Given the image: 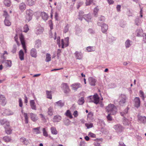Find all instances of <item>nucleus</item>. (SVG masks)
<instances>
[{
  "label": "nucleus",
  "mask_w": 146,
  "mask_h": 146,
  "mask_svg": "<svg viewBox=\"0 0 146 146\" xmlns=\"http://www.w3.org/2000/svg\"><path fill=\"white\" fill-rule=\"evenodd\" d=\"M57 42L59 47H60L61 45V48H63L68 45L69 38L68 37L66 38L64 41L63 39H62L61 41V44L60 43V37H58L57 38Z\"/></svg>",
  "instance_id": "f257e3e1"
},
{
  "label": "nucleus",
  "mask_w": 146,
  "mask_h": 146,
  "mask_svg": "<svg viewBox=\"0 0 146 146\" xmlns=\"http://www.w3.org/2000/svg\"><path fill=\"white\" fill-rule=\"evenodd\" d=\"M106 111L111 114L114 115L115 114L117 111V109L116 106L113 104H110L106 108Z\"/></svg>",
  "instance_id": "f03ea898"
},
{
  "label": "nucleus",
  "mask_w": 146,
  "mask_h": 146,
  "mask_svg": "<svg viewBox=\"0 0 146 146\" xmlns=\"http://www.w3.org/2000/svg\"><path fill=\"white\" fill-rule=\"evenodd\" d=\"M33 15V12L32 10L31 9L27 10L26 12V22H29L31 20Z\"/></svg>",
  "instance_id": "7ed1b4c3"
},
{
  "label": "nucleus",
  "mask_w": 146,
  "mask_h": 146,
  "mask_svg": "<svg viewBox=\"0 0 146 146\" xmlns=\"http://www.w3.org/2000/svg\"><path fill=\"white\" fill-rule=\"evenodd\" d=\"M119 104L121 106H123L127 99V97L126 95L124 94H121L119 96Z\"/></svg>",
  "instance_id": "20e7f679"
},
{
  "label": "nucleus",
  "mask_w": 146,
  "mask_h": 146,
  "mask_svg": "<svg viewBox=\"0 0 146 146\" xmlns=\"http://www.w3.org/2000/svg\"><path fill=\"white\" fill-rule=\"evenodd\" d=\"M129 110L128 107H127L122 112L120 113L121 115V116H123L125 119L124 120L123 123L125 125H127L128 123V120L126 118V117H128V115H127V113L128 112Z\"/></svg>",
  "instance_id": "39448f33"
},
{
  "label": "nucleus",
  "mask_w": 146,
  "mask_h": 146,
  "mask_svg": "<svg viewBox=\"0 0 146 146\" xmlns=\"http://www.w3.org/2000/svg\"><path fill=\"white\" fill-rule=\"evenodd\" d=\"M133 103L134 107L138 108L140 106V100L139 98L138 97H135L133 100Z\"/></svg>",
  "instance_id": "423d86ee"
},
{
  "label": "nucleus",
  "mask_w": 146,
  "mask_h": 146,
  "mask_svg": "<svg viewBox=\"0 0 146 146\" xmlns=\"http://www.w3.org/2000/svg\"><path fill=\"white\" fill-rule=\"evenodd\" d=\"M61 87L64 93L67 94L70 92V90L67 83H63L61 85Z\"/></svg>",
  "instance_id": "0eeeda50"
},
{
  "label": "nucleus",
  "mask_w": 146,
  "mask_h": 146,
  "mask_svg": "<svg viewBox=\"0 0 146 146\" xmlns=\"http://www.w3.org/2000/svg\"><path fill=\"white\" fill-rule=\"evenodd\" d=\"M93 99V100H90L89 102H92L96 104H98L99 102V98L97 94L94 95L93 96H90V99Z\"/></svg>",
  "instance_id": "6e6552de"
},
{
  "label": "nucleus",
  "mask_w": 146,
  "mask_h": 146,
  "mask_svg": "<svg viewBox=\"0 0 146 146\" xmlns=\"http://www.w3.org/2000/svg\"><path fill=\"white\" fill-rule=\"evenodd\" d=\"M113 128L117 133L122 132L123 129V128L122 125L119 124H117L114 125L113 126Z\"/></svg>",
  "instance_id": "1a4fd4ad"
},
{
  "label": "nucleus",
  "mask_w": 146,
  "mask_h": 146,
  "mask_svg": "<svg viewBox=\"0 0 146 146\" xmlns=\"http://www.w3.org/2000/svg\"><path fill=\"white\" fill-rule=\"evenodd\" d=\"M20 39L21 42V44L22 45V47L24 50L25 53L27 52V49L25 44V42L24 40L23 36L21 35L20 36Z\"/></svg>",
  "instance_id": "9d476101"
},
{
  "label": "nucleus",
  "mask_w": 146,
  "mask_h": 146,
  "mask_svg": "<svg viewBox=\"0 0 146 146\" xmlns=\"http://www.w3.org/2000/svg\"><path fill=\"white\" fill-rule=\"evenodd\" d=\"M135 35L138 37L144 36L142 30L140 28L137 29L135 31Z\"/></svg>",
  "instance_id": "9b49d317"
},
{
  "label": "nucleus",
  "mask_w": 146,
  "mask_h": 146,
  "mask_svg": "<svg viewBox=\"0 0 146 146\" xmlns=\"http://www.w3.org/2000/svg\"><path fill=\"white\" fill-rule=\"evenodd\" d=\"M43 28L40 25H38L36 29L35 33L37 35H39L42 34L43 31Z\"/></svg>",
  "instance_id": "f8f14e48"
},
{
  "label": "nucleus",
  "mask_w": 146,
  "mask_h": 146,
  "mask_svg": "<svg viewBox=\"0 0 146 146\" xmlns=\"http://www.w3.org/2000/svg\"><path fill=\"white\" fill-rule=\"evenodd\" d=\"M30 105L31 108L33 110H36V106L34 100H31L30 101Z\"/></svg>",
  "instance_id": "ddd939ff"
},
{
  "label": "nucleus",
  "mask_w": 146,
  "mask_h": 146,
  "mask_svg": "<svg viewBox=\"0 0 146 146\" xmlns=\"http://www.w3.org/2000/svg\"><path fill=\"white\" fill-rule=\"evenodd\" d=\"M30 117L31 120L34 121H36L38 119V117L35 113H30Z\"/></svg>",
  "instance_id": "4468645a"
},
{
  "label": "nucleus",
  "mask_w": 146,
  "mask_h": 146,
  "mask_svg": "<svg viewBox=\"0 0 146 146\" xmlns=\"http://www.w3.org/2000/svg\"><path fill=\"white\" fill-rule=\"evenodd\" d=\"M72 88L74 90H77L81 87V85L79 83H76L72 84L71 86Z\"/></svg>",
  "instance_id": "2eb2a0df"
},
{
  "label": "nucleus",
  "mask_w": 146,
  "mask_h": 146,
  "mask_svg": "<svg viewBox=\"0 0 146 146\" xmlns=\"http://www.w3.org/2000/svg\"><path fill=\"white\" fill-rule=\"evenodd\" d=\"M74 54L76 59L79 60L82 59L83 55L81 52L77 51L75 52Z\"/></svg>",
  "instance_id": "dca6fc26"
},
{
  "label": "nucleus",
  "mask_w": 146,
  "mask_h": 146,
  "mask_svg": "<svg viewBox=\"0 0 146 146\" xmlns=\"http://www.w3.org/2000/svg\"><path fill=\"white\" fill-rule=\"evenodd\" d=\"M64 105V102L61 100H60L56 102L55 104V106L59 107L60 108H62Z\"/></svg>",
  "instance_id": "f3484780"
},
{
  "label": "nucleus",
  "mask_w": 146,
  "mask_h": 146,
  "mask_svg": "<svg viewBox=\"0 0 146 146\" xmlns=\"http://www.w3.org/2000/svg\"><path fill=\"white\" fill-rule=\"evenodd\" d=\"M138 121L140 123L145 124L146 123V117L145 116H139L138 117Z\"/></svg>",
  "instance_id": "a211bd4d"
},
{
  "label": "nucleus",
  "mask_w": 146,
  "mask_h": 146,
  "mask_svg": "<svg viewBox=\"0 0 146 146\" xmlns=\"http://www.w3.org/2000/svg\"><path fill=\"white\" fill-rule=\"evenodd\" d=\"M0 124L2 125L5 124V126L8 127L9 125V122L6 119H3L0 120Z\"/></svg>",
  "instance_id": "6ab92c4d"
},
{
  "label": "nucleus",
  "mask_w": 146,
  "mask_h": 146,
  "mask_svg": "<svg viewBox=\"0 0 146 146\" xmlns=\"http://www.w3.org/2000/svg\"><path fill=\"white\" fill-rule=\"evenodd\" d=\"M89 83L91 86H94L95 85L96 80L92 77H90L88 79Z\"/></svg>",
  "instance_id": "aec40b11"
},
{
  "label": "nucleus",
  "mask_w": 146,
  "mask_h": 146,
  "mask_svg": "<svg viewBox=\"0 0 146 146\" xmlns=\"http://www.w3.org/2000/svg\"><path fill=\"white\" fill-rule=\"evenodd\" d=\"M132 42L129 39H127L125 42V45L126 48L130 47L132 44Z\"/></svg>",
  "instance_id": "412c9836"
},
{
  "label": "nucleus",
  "mask_w": 146,
  "mask_h": 146,
  "mask_svg": "<svg viewBox=\"0 0 146 146\" xmlns=\"http://www.w3.org/2000/svg\"><path fill=\"white\" fill-rule=\"evenodd\" d=\"M37 53L36 50L35 48H32L30 51V55L33 57L36 58L37 57Z\"/></svg>",
  "instance_id": "4be33fe9"
},
{
  "label": "nucleus",
  "mask_w": 146,
  "mask_h": 146,
  "mask_svg": "<svg viewBox=\"0 0 146 146\" xmlns=\"http://www.w3.org/2000/svg\"><path fill=\"white\" fill-rule=\"evenodd\" d=\"M0 102H1V104L2 106H4L6 104L5 98L3 95H0Z\"/></svg>",
  "instance_id": "5701e85b"
},
{
  "label": "nucleus",
  "mask_w": 146,
  "mask_h": 146,
  "mask_svg": "<svg viewBox=\"0 0 146 146\" xmlns=\"http://www.w3.org/2000/svg\"><path fill=\"white\" fill-rule=\"evenodd\" d=\"M4 128H5V133L9 135L12 132V130L10 127L9 125L8 127H7V126H4Z\"/></svg>",
  "instance_id": "b1692460"
},
{
  "label": "nucleus",
  "mask_w": 146,
  "mask_h": 146,
  "mask_svg": "<svg viewBox=\"0 0 146 146\" xmlns=\"http://www.w3.org/2000/svg\"><path fill=\"white\" fill-rule=\"evenodd\" d=\"M61 117L59 115H56L54 116L53 118V121L54 122H59L61 119Z\"/></svg>",
  "instance_id": "393cba45"
},
{
  "label": "nucleus",
  "mask_w": 146,
  "mask_h": 146,
  "mask_svg": "<svg viewBox=\"0 0 146 146\" xmlns=\"http://www.w3.org/2000/svg\"><path fill=\"white\" fill-rule=\"evenodd\" d=\"M108 28V26L105 23H103L101 26V30L103 33H105L107 30Z\"/></svg>",
  "instance_id": "a878e982"
},
{
  "label": "nucleus",
  "mask_w": 146,
  "mask_h": 146,
  "mask_svg": "<svg viewBox=\"0 0 146 146\" xmlns=\"http://www.w3.org/2000/svg\"><path fill=\"white\" fill-rule=\"evenodd\" d=\"M36 0H26V4L30 6H31L35 4Z\"/></svg>",
  "instance_id": "bb28decb"
},
{
  "label": "nucleus",
  "mask_w": 146,
  "mask_h": 146,
  "mask_svg": "<svg viewBox=\"0 0 146 146\" xmlns=\"http://www.w3.org/2000/svg\"><path fill=\"white\" fill-rule=\"evenodd\" d=\"M25 4L24 3H21L19 6V9L21 11H23L26 8Z\"/></svg>",
  "instance_id": "cd10ccee"
},
{
  "label": "nucleus",
  "mask_w": 146,
  "mask_h": 146,
  "mask_svg": "<svg viewBox=\"0 0 146 146\" xmlns=\"http://www.w3.org/2000/svg\"><path fill=\"white\" fill-rule=\"evenodd\" d=\"M19 58L21 60H24V53L23 51L22 50H20L19 52Z\"/></svg>",
  "instance_id": "c85d7f7f"
},
{
  "label": "nucleus",
  "mask_w": 146,
  "mask_h": 146,
  "mask_svg": "<svg viewBox=\"0 0 146 146\" xmlns=\"http://www.w3.org/2000/svg\"><path fill=\"white\" fill-rule=\"evenodd\" d=\"M41 16L42 19L44 21H46L47 20L48 18V15L47 14L44 12H42L41 13Z\"/></svg>",
  "instance_id": "c756f323"
},
{
  "label": "nucleus",
  "mask_w": 146,
  "mask_h": 146,
  "mask_svg": "<svg viewBox=\"0 0 146 146\" xmlns=\"http://www.w3.org/2000/svg\"><path fill=\"white\" fill-rule=\"evenodd\" d=\"M41 40L39 39H37L36 40L35 47L37 48H38L41 46Z\"/></svg>",
  "instance_id": "7c9ffc66"
},
{
  "label": "nucleus",
  "mask_w": 146,
  "mask_h": 146,
  "mask_svg": "<svg viewBox=\"0 0 146 146\" xmlns=\"http://www.w3.org/2000/svg\"><path fill=\"white\" fill-rule=\"evenodd\" d=\"M20 139L21 141L25 145H27L29 143V140L25 137H21Z\"/></svg>",
  "instance_id": "2f4dec72"
},
{
  "label": "nucleus",
  "mask_w": 146,
  "mask_h": 146,
  "mask_svg": "<svg viewBox=\"0 0 146 146\" xmlns=\"http://www.w3.org/2000/svg\"><path fill=\"white\" fill-rule=\"evenodd\" d=\"M50 130L51 133L54 135H56L58 133V132L56 128L54 127H52L50 128Z\"/></svg>",
  "instance_id": "473e14b6"
},
{
  "label": "nucleus",
  "mask_w": 146,
  "mask_h": 146,
  "mask_svg": "<svg viewBox=\"0 0 146 146\" xmlns=\"http://www.w3.org/2000/svg\"><path fill=\"white\" fill-rule=\"evenodd\" d=\"M70 120L67 118H65L63 121L64 124L67 126L70 125Z\"/></svg>",
  "instance_id": "72a5a7b5"
},
{
  "label": "nucleus",
  "mask_w": 146,
  "mask_h": 146,
  "mask_svg": "<svg viewBox=\"0 0 146 146\" xmlns=\"http://www.w3.org/2000/svg\"><path fill=\"white\" fill-rule=\"evenodd\" d=\"M84 18L86 21H89L91 19V16L89 14L84 15L83 19Z\"/></svg>",
  "instance_id": "f704fd0d"
},
{
  "label": "nucleus",
  "mask_w": 146,
  "mask_h": 146,
  "mask_svg": "<svg viewBox=\"0 0 146 146\" xmlns=\"http://www.w3.org/2000/svg\"><path fill=\"white\" fill-rule=\"evenodd\" d=\"M48 114L50 116H52L53 114V108L52 107H50L48 108Z\"/></svg>",
  "instance_id": "c9c22d12"
},
{
  "label": "nucleus",
  "mask_w": 146,
  "mask_h": 146,
  "mask_svg": "<svg viewBox=\"0 0 146 146\" xmlns=\"http://www.w3.org/2000/svg\"><path fill=\"white\" fill-rule=\"evenodd\" d=\"M135 23L137 25H139L142 23V21L138 17H137L135 20Z\"/></svg>",
  "instance_id": "e433bc0d"
},
{
  "label": "nucleus",
  "mask_w": 146,
  "mask_h": 146,
  "mask_svg": "<svg viewBox=\"0 0 146 146\" xmlns=\"http://www.w3.org/2000/svg\"><path fill=\"white\" fill-rule=\"evenodd\" d=\"M23 115L25 118V121L26 124H27L29 122V119L28 116V114L27 113H24Z\"/></svg>",
  "instance_id": "4c0bfd02"
},
{
  "label": "nucleus",
  "mask_w": 146,
  "mask_h": 146,
  "mask_svg": "<svg viewBox=\"0 0 146 146\" xmlns=\"http://www.w3.org/2000/svg\"><path fill=\"white\" fill-rule=\"evenodd\" d=\"M51 60V55L49 53H47L46 54V58L45 61L47 62H48Z\"/></svg>",
  "instance_id": "58836bf2"
},
{
  "label": "nucleus",
  "mask_w": 146,
  "mask_h": 146,
  "mask_svg": "<svg viewBox=\"0 0 146 146\" xmlns=\"http://www.w3.org/2000/svg\"><path fill=\"white\" fill-rule=\"evenodd\" d=\"M3 139L4 141L7 143L10 142L11 140V138L8 136H5L3 137Z\"/></svg>",
  "instance_id": "ea45409f"
},
{
  "label": "nucleus",
  "mask_w": 146,
  "mask_h": 146,
  "mask_svg": "<svg viewBox=\"0 0 146 146\" xmlns=\"http://www.w3.org/2000/svg\"><path fill=\"white\" fill-rule=\"evenodd\" d=\"M84 12L83 11H80L79 12V19L81 21L82 20L84 17Z\"/></svg>",
  "instance_id": "a19ab883"
},
{
  "label": "nucleus",
  "mask_w": 146,
  "mask_h": 146,
  "mask_svg": "<svg viewBox=\"0 0 146 146\" xmlns=\"http://www.w3.org/2000/svg\"><path fill=\"white\" fill-rule=\"evenodd\" d=\"M99 9L98 6H97L94 8V14L95 16L97 17L98 16V13L99 11Z\"/></svg>",
  "instance_id": "79ce46f5"
},
{
  "label": "nucleus",
  "mask_w": 146,
  "mask_h": 146,
  "mask_svg": "<svg viewBox=\"0 0 146 146\" xmlns=\"http://www.w3.org/2000/svg\"><path fill=\"white\" fill-rule=\"evenodd\" d=\"M84 98L83 97H81L79 99L77 102L79 105H82L84 103Z\"/></svg>",
  "instance_id": "37998d69"
},
{
  "label": "nucleus",
  "mask_w": 146,
  "mask_h": 146,
  "mask_svg": "<svg viewBox=\"0 0 146 146\" xmlns=\"http://www.w3.org/2000/svg\"><path fill=\"white\" fill-rule=\"evenodd\" d=\"M86 49L88 52H92L95 51V48L94 46H89L86 48Z\"/></svg>",
  "instance_id": "c03bdc74"
},
{
  "label": "nucleus",
  "mask_w": 146,
  "mask_h": 146,
  "mask_svg": "<svg viewBox=\"0 0 146 146\" xmlns=\"http://www.w3.org/2000/svg\"><path fill=\"white\" fill-rule=\"evenodd\" d=\"M65 114L66 116L68 117H69L70 119H72L73 118V117L70 111L68 110H67L66 112L65 113Z\"/></svg>",
  "instance_id": "a18cd8bd"
},
{
  "label": "nucleus",
  "mask_w": 146,
  "mask_h": 146,
  "mask_svg": "<svg viewBox=\"0 0 146 146\" xmlns=\"http://www.w3.org/2000/svg\"><path fill=\"white\" fill-rule=\"evenodd\" d=\"M139 94L142 100L144 101L145 99V96L142 90H140L139 91Z\"/></svg>",
  "instance_id": "49530a36"
},
{
  "label": "nucleus",
  "mask_w": 146,
  "mask_h": 146,
  "mask_svg": "<svg viewBox=\"0 0 146 146\" xmlns=\"http://www.w3.org/2000/svg\"><path fill=\"white\" fill-rule=\"evenodd\" d=\"M46 94L47 96V98L50 99H51L52 98V96L51 94V92L49 91L48 90L46 91Z\"/></svg>",
  "instance_id": "de8ad7c7"
},
{
  "label": "nucleus",
  "mask_w": 146,
  "mask_h": 146,
  "mask_svg": "<svg viewBox=\"0 0 146 146\" xmlns=\"http://www.w3.org/2000/svg\"><path fill=\"white\" fill-rule=\"evenodd\" d=\"M5 113V114L7 115H12L14 114L13 112L8 110H6Z\"/></svg>",
  "instance_id": "09e8293b"
},
{
  "label": "nucleus",
  "mask_w": 146,
  "mask_h": 146,
  "mask_svg": "<svg viewBox=\"0 0 146 146\" xmlns=\"http://www.w3.org/2000/svg\"><path fill=\"white\" fill-rule=\"evenodd\" d=\"M4 3L5 5L7 7L10 6L11 3L10 0H4Z\"/></svg>",
  "instance_id": "8fccbe9b"
},
{
  "label": "nucleus",
  "mask_w": 146,
  "mask_h": 146,
  "mask_svg": "<svg viewBox=\"0 0 146 146\" xmlns=\"http://www.w3.org/2000/svg\"><path fill=\"white\" fill-rule=\"evenodd\" d=\"M5 25L7 26H9L11 25V23L10 21L7 19H5L4 21Z\"/></svg>",
  "instance_id": "3c124183"
},
{
  "label": "nucleus",
  "mask_w": 146,
  "mask_h": 146,
  "mask_svg": "<svg viewBox=\"0 0 146 146\" xmlns=\"http://www.w3.org/2000/svg\"><path fill=\"white\" fill-rule=\"evenodd\" d=\"M23 31L25 33H27L29 30V28L27 25H25L23 27Z\"/></svg>",
  "instance_id": "603ef678"
},
{
  "label": "nucleus",
  "mask_w": 146,
  "mask_h": 146,
  "mask_svg": "<svg viewBox=\"0 0 146 146\" xmlns=\"http://www.w3.org/2000/svg\"><path fill=\"white\" fill-rule=\"evenodd\" d=\"M98 124L102 126H104L105 124L104 121L103 120H99Z\"/></svg>",
  "instance_id": "864d4df0"
},
{
  "label": "nucleus",
  "mask_w": 146,
  "mask_h": 146,
  "mask_svg": "<svg viewBox=\"0 0 146 146\" xmlns=\"http://www.w3.org/2000/svg\"><path fill=\"white\" fill-rule=\"evenodd\" d=\"M40 129V127H39L34 128L33 129L34 130H35V132H36V134H38L40 133V131H39Z\"/></svg>",
  "instance_id": "5fc2aeb1"
},
{
  "label": "nucleus",
  "mask_w": 146,
  "mask_h": 146,
  "mask_svg": "<svg viewBox=\"0 0 146 146\" xmlns=\"http://www.w3.org/2000/svg\"><path fill=\"white\" fill-rule=\"evenodd\" d=\"M42 132L43 135L46 137H47L48 136L47 132L46 131L45 129L44 128L42 129Z\"/></svg>",
  "instance_id": "6e6d98bb"
},
{
  "label": "nucleus",
  "mask_w": 146,
  "mask_h": 146,
  "mask_svg": "<svg viewBox=\"0 0 146 146\" xmlns=\"http://www.w3.org/2000/svg\"><path fill=\"white\" fill-rule=\"evenodd\" d=\"M99 21H100V22H104L105 20V17L102 16H101L98 18Z\"/></svg>",
  "instance_id": "4d7b16f0"
},
{
  "label": "nucleus",
  "mask_w": 146,
  "mask_h": 146,
  "mask_svg": "<svg viewBox=\"0 0 146 146\" xmlns=\"http://www.w3.org/2000/svg\"><path fill=\"white\" fill-rule=\"evenodd\" d=\"M69 26L68 24L66 26L64 27V32L65 33H66L68 31Z\"/></svg>",
  "instance_id": "13d9d810"
},
{
  "label": "nucleus",
  "mask_w": 146,
  "mask_h": 146,
  "mask_svg": "<svg viewBox=\"0 0 146 146\" xmlns=\"http://www.w3.org/2000/svg\"><path fill=\"white\" fill-rule=\"evenodd\" d=\"M93 0H86V5H90L92 2Z\"/></svg>",
  "instance_id": "bf43d9fd"
},
{
  "label": "nucleus",
  "mask_w": 146,
  "mask_h": 146,
  "mask_svg": "<svg viewBox=\"0 0 146 146\" xmlns=\"http://www.w3.org/2000/svg\"><path fill=\"white\" fill-rule=\"evenodd\" d=\"M88 135L90 137L92 138H95L96 137V135L95 134L91 132H90L89 133Z\"/></svg>",
  "instance_id": "052dcab7"
},
{
  "label": "nucleus",
  "mask_w": 146,
  "mask_h": 146,
  "mask_svg": "<svg viewBox=\"0 0 146 146\" xmlns=\"http://www.w3.org/2000/svg\"><path fill=\"white\" fill-rule=\"evenodd\" d=\"M85 125L88 129L91 128L93 127V124L91 123L90 124L86 123Z\"/></svg>",
  "instance_id": "680f3d73"
},
{
  "label": "nucleus",
  "mask_w": 146,
  "mask_h": 146,
  "mask_svg": "<svg viewBox=\"0 0 146 146\" xmlns=\"http://www.w3.org/2000/svg\"><path fill=\"white\" fill-rule=\"evenodd\" d=\"M19 106L21 107H22L23 105V102L21 98H19Z\"/></svg>",
  "instance_id": "e2e57ef3"
},
{
  "label": "nucleus",
  "mask_w": 146,
  "mask_h": 146,
  "mask_svg": "<svg viewBox=\"0 0 146 146\" xmlns=\"http://www.w3.org/2000/svg\"><path fill=\"white\" fill-rule=\"evenodd\" d=\"M3 15L4 16H5V19H8L9 17V16L8 15L7 12L6 11H4Z\"/></svg>",
  "instance_id": "0e129e2a"
},
{
  "label": "nucleus",
  "mask_w": 146,
  "mask_h": 146,
  "mask_svg": "<svg viewBox=\"0 0 146 146\" xmlns=\"http://www.w3.org/2000/svg\"><path fill=\"white\" fill-rule=\"evenodd\" d=\"M61 50L58 49L57 52V56L58 57H59L61 54Z\"/></svg>",
  "instance_id": "69168bd1"
},
{
  "label": "nucleus",
  "mask_w": 146,
  "mask_h": 146,
  "mask_svg": "<svg viewBox=\"0 0 146 146\" xmlns=\"http://www.w3.org/2000/svg\"><path fill=\"white\" fill-rule=\"evenodd\" d=\"M110 114L109 113L108 115L107 116V119L109 121H111L112 119V117L110 115Z\"/></svg>",
  "instance_id": "338daca9"
},
{
  "label": "nucleus",
  "mask_w": 146,
  "mask_h": 146,
  "mask_svg": "<svg viewBox=\"0 0 146 146\" xmlns=\"http://www.w3.org/2000/svg\"><path fill=\"white\" fill-rule=\"evenodd\" d=\"M73 115L75 117H77L78 115V114L77 111H74Z\"/></svg>",
  "instance_id": "774afa93"
}]
</instances>
